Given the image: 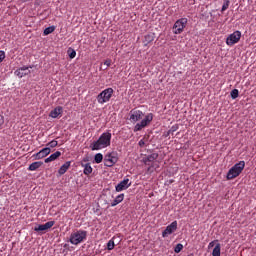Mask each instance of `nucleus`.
I'll list each match as a JSON object with an SVG mask.
<instances>
[{
  "mask_svg": "<svg viewBox=\"0 0 256 256\" xmlns=\"http://www.w3.org/2000/svg\"><path fill=\"white\" fill-rule=\"evenodd\" d=\"M111 145V133L104 132L100 135L97 141H94L90 148L92 151H100V149H105Z\"/></svg>",
  "mask_w": 256,
  "mask_h": 256,
  "instance_id": "f257e3e1",
  "label": "nucleus"
},
{
  "mask_svg": "<svg viewBox=\"0 0 256 256\" xmlns=\"http://www.w3.org/2000/svg\"><path fill=\"white\" fill-rule=\"evenodd\" d=\"M84 241H87V231L86 230H76L71 233L69 242L71 245H80V243H83Z\"/></svg>",
  "mask_w": 256,
  "mask_h": 256,
  "instance_id": "f03ea898",
  "label": "nucleus"
},
{
  "mask_svg": "<svg viewBox=\"0 0 256 256\" xmlns=\"http://www.w3.org/2000/svg\"><path fill=\"white\" fill-rule=\"evenodd\" d=\"M113 93H115L113 88H106L100 92L96 97L99 105H105V103H109V101H111V97H113Z\"/></svg>",
  "mask_w": 256,
  "mask_h": 256,
  "instance_id": "7ed1b4c3",
  "label": "nucleus"
},
{
  "mask_svg": "<svg viewBox=\"0 0 256 256\" xmlns=\"http://www.w3.org/2000/svg\"><path fill=\"white\" fill-rule=\"evenodd\" d=\"M243 169H245V161H240L239 163H236L227 173L228 181L239 177V175H241V173L243 172Z\"/></svg>",
  "mask_w": 256,
  "mask_h": 256,
  "instance_id": "20e7f679",
  "label": "nucleus"
},
{
  "mask_svg": "<svg viewBox=\"0 0 256 256\" xmlns=\"http://www.w3.org/2000/svg\"><path fill=\"white\" fill-rule=\"evenodd\" d=\"M188 20L187 18H180L178 19L173 26V34L174 35H181L183 31H185V27H187Z\"/></svg>",
  "mask_w": 256,
  "mask_h": 256,
  "instance_id": "39448f33",
  "label": "nucleus"
},
{
  "mask_svg": "<svg viewBox=\"0 0 256 256\" xmlns=\"http://www.w3.org/2000/svg\"><path fill=\"white\" fill-rule=\"evenodd\" d=\"M117 161H119L117 152H110L104 156L105 167H113V165H115V163H117Z\"/></svg>",
  "mask_w": 256,
  "mask_h": 256,
  "instance_id": "423d86ee",
  "label": "nucleus"
},
{
  "mask_svg": "<svg viewBox=\"0 0 256 256\" xmlns=\"http://www.w3.org/2000/svg\"><path fill=\"white\" fill-rule=\"evenodd\" d=\"M238 41H241V31L236 30L227 37L226 45H228V47H233Z\"/></svg>",
  "mask_w": 256,
  "mask_h": 256,
  "instance_id": "0eeeda50",
  "label": "nucleus"
},
{
  "mask_svg": "<svg viewBox=\"0 0 256 256\" xmlns=\"http://www.w3.org/2000/svg\"><path fill=\"white\" fill-rule=\"evenodd\" d=\"M153 121V113H149L145 116L143 120H141L140 123H137L134 127V133H137V131H141V129H144V127H147L149 123Z\"/></svg>",
  "mask_w": 256,
  "mask_h": 256,
  "instance_id": "6e6552de",
  "label": "nucleus"
},
{
  "mask_svg": "<svg viewBox=\"0 0 256 256\" xmlns=\"http://www.w3.org/2000/svg\"><path fill=\"white\" fill-rule=\"evenodd\" d=\"M53 225H55V221H48L45 224H40L34 227V231H36V233H45V231H48V229H51Z\"/></svg>",
  "mask_w": 256,
  "mask_h": 256,
  "instance_id": "1a4fd4ad",
  "label": "nucleus"
},
{
  "mask_svg": "<svg viewBox=\"0 0 256 256\" xmlns=\"http://www.w3.org/2000/svg\"><path fill=\"white\" fill-rule=\"evenodd\" d=\"M143 111L141 110H131L130 111V121L131 123H137V121H141L143 119Z\"/></svg>",
  "mask_w": 256,
  "mask_h": 256,
  "instance_id": "9d476101",
  "label": "nucleus"
},
{
  "mask_svg": "<svg viewBox=\"0 0 256 256\" xmlns=\"http://www.w3.org/2000/svg\"><path fill=\"white\" fill-rule=\"evenodd\" d=\"M131 185V182H129V178H125L120 183H118L115 187L117 193H121V191H125L126 189H129Z\"/></svg>",
  "mask_w": 256,
  "mask_h": 256,
  "instance_id": "9b49d317",
  "label": "nucleus"
},
{
  "mask_svg": "<svg viewBox=\"0 0 256 256\" xmlns=\"http://www.w3.org/2000/svg\"><path fill=\"white\" fill-rule=\"evenodd\" d=\"M177 231V221H173L166 229L162 232V237H168L171 233Z\"/></svg>",
  "mask_w": 256,
  "mask_h": 256,
  "instance_id": "f8f14e48",
  "label": "nucleus"
},
{
  "mask_svg": "<svg viewBox=\"0 0 256 256\" xmlns=\"http://www.w3.org/2000/svg\"><path fill=\"white\" fill-rule=\"evenodd\" d=\"M51 153V148L46 147L34 154L32 157H34L36 160L44 159V157H47Z\"/></svg>",
  "mask_w": 256,
  "mask_h": 256,
  "instance_id": "ddd939ff",
  "label": "nucleus"
},
{
  "mask_svg": "<svg viewBox=\"0 0 256 256\" xmlns=\"http://www.w3.org/2000/svg\"><path fill=\"white\" fill-rule=\"evenodd\" d=\"M157 159H159V154L152 153L148 155L146 158H144L143 162L145 165H150L149 163H154L155 161H157Z\"/></svg>",
  "mask_w": 256,
  "mask_h": 256,
  "instance_id": "4468645a",
  "label": "nucleus"
},
{
  "mask_svg": "<svg viewBox=\"0 0 256 256\" xmlns=\"http://www.w3.org/2000/svg\"><path fill=\"white\" fill-rule=\"evenodd\" d=\"M62 114H63V107L58 106L53 110H51L49 117H52V119H57V117H59V115H62Z\"/></svg>",
  "mask_w": 256,
  "mask_h": 256,
  "instance_id": "2eb2a0df",
  "label": "nucleus"
},
{
  "mask_svg": "<svg viewBox=\"0 0 256 256\" xmlns=\"http://www.w3.org/2000/svg\"><path fill=\"white\" fill-rule=\"evenodd\" d=\"M29 73V67H21L15 71V75L20 79Z\"/></svg>",
  "mask_w": 256,
  "mask_h": 256,
  "instance_id": "dca6fc26",
  "label": "nucleus"
},
{
  "mask_svg": "<svg viewBox=\"0 0 256 256\" xmlns=\"http://www.w3.org/2000/svg\"><path fill=\"white\" fill-rule=\"evenodd\" d=\"M69 167H71V161L65 162L58 170L59 175H65L67 171H69Z\"/></svg>",
  "mask_w": 256,
  "mask_h": 256,
  "instance_id": "f3484780",
  "label": "nucleus"
},
{
  "mask_svg": "<svg viewBox=\"0 0 256 256\" xmlns=\"http://www.w3.org/2000/svg\"><path fill=\"white\" fill-rule=\"evenodd\" d=\"M153 41H155V34H147L144 36V47H147V45H149V43H153Z\"/></svg>",
  "mask_w": 256,
  "mask_h": 256,
  "instance_id": "a211bd4d",
  "label": "nucleus"
},
{
  "mask_svg": "<svg viewBox=\"0 0 256 256\" xmlns=\"http://www.w3.org/2000/svg\"><path fill=\"white\" fill-rule=\"evenodd\" d=\"M60 155H61V152L56 151L55 153L51 154L48 158H46L44 160V163H51L52 161L59 159Z\"/></svg>",
  "mask_w": 256,
  "mask_h": 256,
  "instance_id": "6ab92c4d",
  "label": "nucleus"
},
{
  "mask_svg": "<svg viewBox=\"0 0 256 256\" xmlns=\"http://www.w3.org/2000/svg\"><path fill=\"white\" fill-rule=\"evenodd\" d=\"M81 166L84 168L83 173L84 175H91L93 173V167H91V163L81 164Z\"/></svg>",
  "mask_w": 256,
  "mask_h": 256,
  "instance_id": "aec40b11",
  "label": "nucleus"
},
{
  "mask_svg": "<svg viewBox=\"0 0 256 256\" xmlns=\"http://www.w3.org/2000/svg\"><path fill=\"white\" fill-rule=\"evenodd\" d=\"M123 199H125V194L118 195L111 203V207H117L119 203H122Z\"/></svg>",
  "mask_w": 256,
  "mask_h": 256,
  "instance_id": "412c9836",
  "label": "nucleus"
},
{
  "mask_svg": "<svg viewBox=\"0 0 256 256\" xmlns=\"http://www.w3.org/2000/svg\"><path fill=\"white\" fill-rule=\"evenodd\" d=\"M43 165V162L38 161V162H33L32 164L29 165L28 171H37L41 166Z\"/></svg>",
  "mask_w": 256,
  "mask_h": 256,
  "instance_id": "4be33fe9",
  "label": "nucleus"
},
{
  "mask_svg": "<svg viewBox=\"0 0 256 256\" xmlns=\"http://www.w3.org/2000/svg\"><path fill=\"white\" fill-rule=\"evenodd\" d=\"M212 256H221V244H216L213 251Z\"/></svg>",
  "mask_w": 256,
  "mask_h": 256,
  "instance_id": "5701e85b",
  "label": "nucleus"
},
{
  "mask_svg": "<svg viewBox=\"0 0 256 256\" xmlns=\"http://www.w3.org/2000/svg\"><path fill=\"white\" fill-rule=\"evenodd\" d=\"M94 161H95V163H102L103 162V154L97 153L94 156Z\"/></svg>",
  "mask_w": 256,
  "mask_h": 256,
  "instance_id": "b1692460",
  "label": "nucleus"
},
{
  "mask_svg": "<svg viewBox=\"0 0 256 256\" xmlns=\"http://www.w3.org/2000/svg\"><path fill=\"white\" fill-rule=\"evenodd\" d=\"M107 249H108V251H113V249H115V241H113V239L108 241Z\"/></svg>",
  "mask_w": 256,
  "mask_h": 256,
  "instance_id": "393cba45",
  "label": "nucleus"
},
{
  "mask_svg": "<svg viewBox=\"0 0 256 256\" xmlns=\"http://www.w3.org/2000/svg\"><path fill=\"white\" fill-rule=\"evenodd\" d=\"M57 145H59V142H57V140H52L46 144V147H49V149H54V147H57Z\"/></svg>",
  "mask_w": 256,
  "mask_h": 256,
  "instance_id": "a878e982",
  "label": "nucleus"
},
{
  "mask_svg": "<svg viewBox=\"0 0 256 256\" xmlns=\"http://www.w3.org/2000/svg\"><path fill=\"white\" fill-rule=\"evenodd\" d=\"M53 31H55V26L47 27L44 30V35H51V33H53Z\"/></svg>",
  "mask_w": 256,
  "mask_h": 256,
  "instance_id": "bb28decb",
  "label": "nucleus"
},
{
  "mask_svg": "<svg viewBox=\"0 0 256 256\" xmlns=\"http://www.w3.org/2000/svg\"><path fill=\"white\" fill-rule=\"evenodd\" d=\"M68 55H69L70 59H75V57H77V52L75 50L69 48Z\"/></svg>",
  "mask_w": 256,
  "mask_h": 256,
  "instance_id": "cd10ccee",
  "label": "nucleus"
},
{
  "mask_svg": "<svg viewBox=\"0 0 256 256\" xmlns=\"http://www.w3.org/2000/svg\"><path fill=\"white\" fill-rule=\"evenodd\" d=\"M232 99H237L239 97V90L238 89H233L230 93Z\"/></svg>",
  "mask_w": 256,
  "mask_h": 256,
  "instance_id": "c85d7f7f",
  "label": "nucleus"
},
{
  "mask_svg": "<svg viewBox=\"0 0 256 256\" xmlns=\"http://www.w3.org/2000/svg\"><path fill=\"white\" fill-rule=\"evenodd\" d=\"M229 5H230V2H229V0H225L224 1V3H223V5H222V13L224 12V11H227V9H229Z\"/></svg>",
  "mask_w": 256,
  "mask_h": 256,
  "instance_id": "c756f323",
  "label": "nucleus"
},
{
  "mask_svg": "<svg viewBox=\"0 0 256 256\" xmlns=\"http://www.w3.org/2000/svg\"><path fill=\"white\" fill-rule=\"evenodd\" d=\"M175 253H181L183 251V244H177L174 248Z\"/></svg>",
  "mask_w": 256,
  "mask_h": 256,
  "instance_id": "7c9ffc66",
  "label": "nucleus"
},
{
  "mask_svg": "<svg viewBox=\"0 0 256 256\" xmlns=\"http://www.w3.org/2000/svg\"><path fill=\"white\" fill-rule=\"evenodd\" d=\"M5 59V52L4 51H0V63H2V61Z\"/></svg>",
  "mask_w": 256,
  "mask_h": 256,
  "instance_id": "2f4dec72",
  "label": "nucleus"
},
{
  "mask_svg": "<svg viewBox=\"0 0 256 256\" xmlns=\"http://www.w3.org/2000/svg\"><path fill=\"white\" fill-rule=\"evenodd\" d=\"M215 243H217V240H214L208 244V249H212V247H215Z\"/></svg>",
  "mask_w": 256,
  "mask_h": 256,
  "instance_id": "473e14b6",
  "label": "nucleus"
},
{
  "mask_svg": "<svg viewBox=\"0 0 256 256\" xmlns=\"http://www.w3.org/2000/svg\"><path fill=\"white\" fill-rule=\"evenodd\" d=\"M104 65H106L107 67H111V59L105 60Z\"/></svg>",
  "mask_w": 256,
  "mask_h": 256,
  "instance_id": "72a5a7b5",
  "label": "nucleus"
},
{
  "mask_svg": "<svg viewBox=\"0 0 256 256\" xmlns=\"http://www.w3.org/2000/svg\"><path fill=\"white\" fill-rule=\"evenodd\" d=\"M3 123H5V119L0 115V127H3Z\"/></svg>",
  "mask_w": 256,
  "mask_h": 256,
  "instance_id": "f704fd0d",
  "label": "nucleus"
},
{
  "mask_svg": "<svg viewBox=\"0 0 256 256\" xmlns=\"http://www.w3.org/2000/svg\"><path fill=\"white\" fill-rule=\"evenodd\" d=\"M138 145H139L140 147H144V146H145V140H140L139 143H138Z\"/></svg>",
  "mask_w": 256,
  "mask_h": 256,
  "instance_id": "c9c22d12",
  "label": "nucleus"
},
{
  "mask_svg": "<svg viewBox=\"0 0 256 256\" xmlns=\"http://www.w3.org/2000/svg\"><path fill=\"white\" fill-rule=\"evenodd\" d=\"M171 131H172V132H175V131H177V127H175V126H172V128H171Z\"/></svg>",
  "mask_w": 256,
  "mask_h": 256,
  "instance_id": "e433bc0d",
  "label": "nucleus"
},
{
  "mask_svg": "<svg viewBox=\"0 0 256 256\" xmlns=\"http://www.w3.org/2000/svg\"><path fill=\"white\" fill-rule=\"evenodd\" d=\"M148 171H151V167L148 168Z\"/></svg>",
  "mask_w": 256,
  "mask_h": 256,
  "instance_id": "4c0bfd02",
  "label": "nucleus"
},
{
  "mask_svg": "<svg viewBox=\"0 0 256 256\" xmlns=\"http://www.w3.org/2000/svg\"><path fill=\"white\" fill-rule=\"evenodd\" d=\"M31 1V0H24V2Z\"/></svg>",
  "mask_w": 256,
  "mask_h": 256,
  "instance_id": "58836bf2",
  "label": "nucleus"
}]
</instances>
